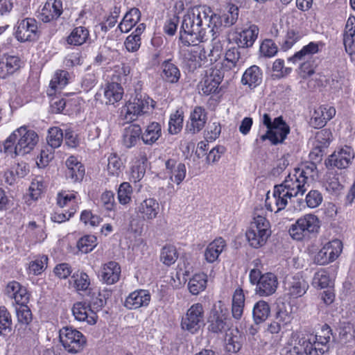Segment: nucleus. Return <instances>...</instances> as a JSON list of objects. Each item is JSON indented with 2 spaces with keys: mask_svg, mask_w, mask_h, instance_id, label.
<instances>
[{
  "mask_svg": "<svg viewBox=\"0 0 355 355\" xmlns=\"http://www.w3.org/2000/svg\"><path fill=\"white\" fill-rule=\"evenodd\" d=\"M238 17L239 8L235 5H230L227 12L222 17L207 6H194L183 17L180 39L189 44L211 39L214 46L211 53H220L222 46L218 44L216 39L221 27L223 25L225 27L234 25Z\"/></svg>",
  "mask_w": 355,
  "mask_h": 355,
  "instance_id": "f257e3e1",
  "label": "nucleus"
},
{
  "mask_svg": "<svg viewBox=\"0 0 355 355\" xmlns=\"http://www.w3.org/2000/svg\"><path fill=\"white\" fill-rule=\"evenodd\" d=\"M331 336L329 327L323 328L319 334H309L302 338L297 332H293L281 355H323L329 349Z\"/></svg>",
  "mask_w": 355,
  "mask_h": 355,
  "instance_id": "f03ea898",
  "label": "nucleus"
},
{
  "mask_svg": "<svg viewBox=\"0 0 355 355\" xmlns=\"http://www.w3.org/2000/svg\"><path fill=\"white\" fill-rule=\"evenodd\" d=\"M37 134L25 126L15 130L4 142V152L10 155H24L33 150L37 144Z\"/></svg>",
  "mask_w": 355,
  "mask_h": 355,
  "instance_id": "7ed1b4c3",
  "label": "nucleus"
},
{
  "mask_svg": "<svg viewBox=\"0 0 355 355\" xmlns=\"http://www.w3.org/2000/svg\"><path fill=\"white\" fill-rule=\"evenodd\" d=\"M261 123L266 127L267 130L264 133L259 132L255 139L257 146L268 141L272 145L282 143L290 132V128L283 120L282 116L274 119L268 113H264L261 118Z\"/></svg>",
  "mask_w": 355,
  "mask_h": 355,
  "instance_id": "20e7f679",
  "label": "nucleus"
},
{
  "mask_svg": "<svg viewBox=\"0 0 355 355\" xmlns=\"http://www.w3.org/2000/svg\"><path fill=\"white\" fill-rule=\"evenodd\" d=\"M320 227L318 216L309 214L299 218L289 228L291 236L297 241L310 238L312 234L318 232Z\"/></svg>",
  "mask_w": 355,
  "mask_h": 355,
  "instance_id": "39448f33",
  "label": "nucleus"
},
{
  "mask_svg": "<svg viewBox=\"0 0 355 355\" xmlns=\"http://www.w3.org/2000/svg\"><path fill=\"white\" fill-rule=\"evenodd\" d=\"M270 223L263 216H254L250 229L246 232V237L250 245L258 248L263 245L270 236Z\"/></svg>",
  "mask_w": 355,
  "mask_h": 355,
  "instance_id": "423d86ee",
  "label": "nucleus"
},
{
  "mask_svg": "<svg viewBox=\"0 0 355 355\" xmlns=\"http://www.w3.org/2000/svg\"><path fill=\"white\" fill-rule=\"evenodd\" d=\"M60 341L64 349L71 354L81 352L86 345V338L78 330L64 327L59 331Z\"/></svg>",
  "mask_w": 355,
  "mask_h": 355,
  "instance_id": "0eeeda50",
  "label": "nucleus"
},
{
  "mask_svg": "<svg viewBox=\"0 0 355 355\" xmlns=\"http://www.w3.org/2000/svg\"><path fill=\"white\" fill-rule=\"evenodd\" d=\"M205 324V311L202 304H192L182 316L181 327L191 334L197 333Z\"/></svg>",
  "mask_w": 355,
  "mask_h": 355,
  "instance_id": "6e6552de",
  "label": "nucleus"
},
{
  "mask_svg": "<svg viewBox=\"0 0 355 355\" xmlns=\"http://www.w3.org/2000/svg\"><path fill=\"white\" fill-rule=\"evenodd\" d=\"M155 101L146 95H137L132 100L129 101L123 112L128 121H135L137 117L148 112L155 107Z\"/></svg>",
  "mask_w": 355,
  "mask_h": 355,
  "instance_id": "1a4fd4ad",
  "label": "nucleus"
},
{
  "mask_svg": "<svg viewBox=\"0 0 355 355\" xmlns=\"http://www.w3.org/2000/svg\"><path fill=\"white\" fill-rule=\"evenodd\" d=\"M14 35L20 42L36 40L38 37L37 21L32 17L18 19L14 26Z\"/></svg>",
  "mask_w": 355,
  "mask_h": 355,
  "instance_id": "9d476101",
  "label": "nucleus"
},
{
  "mask_svg": "<svg viewBox=\"0 0 355 355\" xmlns=\"http://www.w3.org/2000/svg\"><path fill=\"white\" fill-rule=\"evenodd\" d=\"M182 42L187 46L191 45L184 42L182 40ZM198 42H199L193 43V44H191L193 46V48L184 51V63L191 71H194L200 68L207 60L206 52L202 46L197 45Z\"/></svg>",
  "mask_w": 355,
  "mask_h": 355,
  "instance_id": "9b49d317",
  "label": "nucleus"
},
{
  "mask_svg": "<svg viewBox=\"0 0 355 355\" xmlns=\"http://www.w3.org/2000/svg\"><path fill=\"white\" fill-rule=\"evenodd\" d=\"M343 250V244L338 239L327 243L315 256V262L325 265L336 260Z\"/></svg>",
  "mask_w": 355,
  "mask_h": 355,
  "instance_id": "f8f14e48",
  "label": "nucleus"
},
{
  "mask_svg": "<svg viewBox=\"0 0 355 355\" xmlns=\"http://www.w3.org/2000/svg\"><path fill=\"white\" fill-rule=\"evenodd\" d=\"M293 197L290 196L281 184L274 187L272 196L270 197L268 193L266 199V207L270 211L275 213L283 210L288 205V200Z\"/></svg>",
  "mask_w": 355,
  "mask_h": 355,
  "instance_id": "ddd939ff",
  "label": "nucleus"
},
{
  "mask_svg": "<svg viewBox=\"0 0 355 355\" xmlns=\"http://www.w3.org/2000/svg\"><path fill=\"white\" fill-rule=\"evenodd\" d=\"M280 184L286 191H288L292 197L303 195L309 186L306 182V178L300 176L295 171L289 173Z\"/></svg>",
  "mask_w": 355,
  "mask_h": 355,
  "instance_id": "4468645a",
  "label": "nucleus"
},
{
  "mask_svg": "<svg viewBox=\"0 0 355 355\" xmlns=\"http://www.w3.org/2000/svg\"><path fill=\"white\" fill-rule=\"evenodd\" d=\"M354 157V150L351 147L345 146L334 151L326 161V165L340 169L345 168L349 165Z\"/></svg>",
  "mask_w": 355,
  "mask_h": 355,
  "instance_id": "2eb2a0df",
  "label": "nucleus"
},
{
  "mask_svg": "<svg viewBox=\"0 0 355 355\" xmlns=\"http://www.w3.org/2000/svg\"><path fill=\"white\" fill-rule=\"evenodd\" d=\"M159 211V204L154 198H146L136 207V211L139 216L146 222H152L155 220L158 216Z\"/></svg>",
  "mask_w": 355,
  "mask_h": 355,
  "instance_id": "dca6fc26",
  "label": "nucleus"
},
{
  "mask_svg": "<svg viewBox=\"0 0 355 355\" xmlns=\"http://www.w3.org/2000/svg\"><path fill=\"white\" fill-rule=\"evenodd\" d=\"M223 78L222 71L219 69H210L206 72L200 83V89L205 95H209L216 92Z\"/></svg>",
  "mask_w": 355,
  "mask_h": 355,
  "instance_id": "f3484780",
  "label": "nucleus"
},
{
  "mask_svg": "<svg viewBox=\"0 0 355 355\" xmlns=\"http://www.w3.org/2000/svg\"><path fill=\"white\" fill-rule=\"evenodd\" d=\"M284 286L288 295L293 298H297L306 293L309 284L302 275L297 274L287 276L284 282Z\"/></svg>",
  "mask_w": 355,
  "mask_h": 355,
  "instance_id": "a211bd4d",
  "label": "nucleus"
},
{
  "mask_svg": "<svg viewBox=\"0 0 355 355\" xmlns=\"http://www.w3.org/2000/svg\"><path fill=\"white\" fill-rule=\"evenodd\" d=\"M259 33V28L256 24H248L241 31L238 32L235 42L241 48H250L257 40Z\"/></svg>",
  "mask_w": 355,
  "mask_h": 355,
  "instance_id": "6ab92c4d",
  "label": "nucleus"
},
{
  "mask_svg": "<svg viewBox=\"0 0 355 355\" xmlns=\"http://www.w3.org/2000/svg\"><path fill=\"white\" fill-rule=\"evenodd\" d=\"M278 286L276 275L272 272L263 274L256 286V293L261 297H268L275 293Z\"/></svg>",
  "mask_w": 355,
  "mask_h": 355,
  "instance_id": "aec40b11",
  "label": "nucleus"
},
{
  "mask_svg": "<svg viewBox=\"0 0 355 355\" xmlns=\"http://www.w3.org/2000/svg\"><path fill=\"white\" fill-rule=\"evenodd\" d=\"M151 296L148 291L136 290L130 293L125 298L124 306L128 309L135 310L141 307H146L150 302Z\"/></svg>",
  "mask_w": 355,
  "mask_h": 355,
  "instance_id": "412c9836",
  "label": "nucleus"
},
{
  "mask_svg": "<svg viewBox=\"0 0 355 355\" xmlns=\"http://www.w3.org/2000/svg\"><path fill=\"white\" fill-rule=\"evenodd\" d=\"M72 313L76 320L86 322L88 324L94 325L96 323L98 315L95 311L83 302L75 303L72 307Z\"/></svg>",
  "mask_w": 355,
  "mask_h": 355,
  "instance_id": "4be33fe9",
  "label": "nucleus"
},
{
  "mask_svg": "<svg viewBox=\"0 0 355 355\" xmlns=\"http://www.w3.org/2000/svg\"><path fill=\"white\" fill-rule=\"evenodd\" d=\"M62 3L60 0H49L39 12L38 17L44 23L56 20L62 13Z\"/></svg>",
  "mask_w": 355,
  "mask_h": 355,
  "instance_id": "5701e85b",
  "label": "nucleus"
},
{
  "mask_svg": "<svg viewBox=\"0 0 355 355\" xmlns=\"http://www.w3.org/2000/svg\"><path fill=\"white\" fill-rule=\"evenodd\" d=\"M336 112L333 106L321 105L314 110L310 123L315 128H321L335 116Z\"/></svg>",
  "mask_w": 355,
  "mask_h": 355,
  "instance_id": "b1692460",
  "label": "nucleus"
},
{
  "mask_svg": "<svg viewBox=\"0 0 355 355\" xmlns=\"http://www.w3.org/2000/svg\"><path fill=\"white\" fill-rule=\"evenodd\" d=\"M24 65L23 60L15 55H3L0 59V78L14 73Z\"/></svg>",
  "mask_w": 355,
  "mask_h": 355,
  "instance_id": "393cba45",
  "label": "nucleus"
},
{
  "mask_svg": "<svg viewBox=\"0 0 355 355\" xmlns=\"http://www.w3.org/2000/svg\"><path fill=\"white\" fill-rule=\"evenodd\" d=\"M6 291L8 297L15 300L19 305L26 304L29 300V294L26 288L17 282H10L6 286Z\"/></svg>",
  "mask_w": 355,
  "mask_h": 355,
  "instance_id": "a878e982",
  "label": "nucleus"
},
{
  "mask_svg": "<svg viewBox=\"0 0 355 355\" xmlns=\"http://www.w3.org/2000/svg\"><path fill=\"white\" fill-rule=\"evenodd\" d=\"M121 275V267L116 261H109L102 266L101 269V280L107 284H113L119 281Z\"/></svg>",
  "mask_w": 355,
  "mask_h": 355,
  "instance_id": "bb28decb",
  "label": "nucleus"
},
{
  "mask_svg": "<svg viewBox=\"0 0 355 355\" xmlns=\"http://www.w3.org/2000/svg\"><path fill=\"white\" fill-rule=\"evenodd\" d=\"M324 44L322 42H311L307 45L304 46L300 51L296 52L288 60L293 63L302 60H309L313 55L320 52Z\"/></svg>",
  "mask_w": 355,
  "mask_h": 355,
  "instance_id": "cd10ccee",
  "label": "nucleus"
},
{
  "mask_svg": "<svg viewBox=\"0 0 355 355\" xmlns=\"http://www.w3.org/2000/svg\"><path fill=\"white\" fill-rule=\"evenodd\" d=\"M165 166L169 179L179 185L186 177L187 169L184 164L178 163L174 159H168L166 162Z\"/></svg>",
  "mask_w": 355,
  "mask_h": 355,
  "instance_id": "c85d7f7f",
  "label": "nucleus"
},
{
  "mask_svg": "<svg viewBox=\"0 0 355 355\" xmlns=\"http://www.w3.org/2000/svg\"><path fill=\"white\" fill-rule=\"evenodd\" d=\"M343 44L349 55L355 53V17L350 16L345 24L343 33Z\"/></svg>",
  "mask_w": 355,
  "mask_h": 355,
  "instance_id": "c756f323",
  "label": "nucleus"
},
{
  "mask_svg": "<svg viewBox=\"0 0 355 355\" xmlns=\"http://www.w3.org/2000/svg\"><path fill=\"white\" fill-rule=\"evenodd\" d=\"M226 248V242L218 237L211 242L206 248L204 257L207 262L212 263L218 260L220 254Z\"/></svg>",
  "mask_w": 355,
  "mask_h": 355,
  "instance_id": "7c9ffc66",
  "label": "nucleus"
},
{
  "mask_svg": "<svg viewBox=\"0 0 355 355\" xmlns=\"http://www.w3.org/2000/svg\"><path fill=\"white\" fill-rule=\"evenodd\" d=\"M262 82V71L257 65L248 67L243 74L241 83L250 89H254Z\"/></svg>",
  "mask_w": 355,
  "mask_h": 355,
  "instance_id": "2f4dec72",
  "label": "nucleus"
},
{
  "mask_svg": "<svg viewBox=\"0 0 355 355\" xmlns=\"http://www.w3.org/2000/svg\"><path fill=\"white\" fill-rule=\"evenodd\" d=\"M190 122L188 123L187 128L189 132L196 133L201 130L206 122V114L205 110L201 107H196L190 114Z\"/></svg>",
  "mask_w": 355,
  "mask_h": 355,
  "instance_id": "473e14b6",
  "label": "nucleus"
},
{
  "mask_svg": "<svg viewBox=\"0 0 355 355\" xmlns=\"http://www.w3.org/2000/svg\"><path fill=\"white\" fill-rule=\"evenodd\" d=\"M103 94L105 98V103L114 105L122 98L123 89L118 83H108L103 89Z\"/></svg>",
  "mask_w": 355,
  "mask_h": 355,
  "instance_id": "72a5a7b5",
  "label": "nucleus"
},
{
  "mask_svg": "<svg viewBox=\"0 0 355 355\" xmlns=\"http://www.w3.org/2000/svg\"><path fill=\"white\" fill-rule=\"evenodd\" d=\"M227 315L222 311H212L209 319L208 329L214 333H219L225 331L228 325L227 324Z\"/></svg>",
  "mask_w": 355,
  "mask_h": 355,
  "instance_id": "f704fd0d",
  "label": "nucleus"
},
{
  "mask_svg": "<svg viewBox=\"0 0 355 355\" xmlns=\"http://www.w3.org/2000/svg\"><path fill=\"white\" fill-rule=\"evenodd\" d=\"M141 135V129L139 125L132 124L126 127L123 132V144L126 148L135 146Z\"/></svg>",
  "mask_w": 355,
  "mask_h": 355,
  "instance_id": "c9c22d12",
  "label": "nucleus"
},
{
  "mask_svg": "<svg viewBox=\"0 0 355 355\" xmlns=\"http://www.w3.org/2000/svg\"><path fill=\"white\" fill-rule=\"evenodd\" d=\"M140 19V11L138 8L130 9L123 17L118 26L121 33L129 32Z\"/></svg>",
  "mask_w": 355,
  "mask_h": 355,
  "instance_id": "e433bc0d",
  "label": "nucleus"
},
{
  "mask_svg": "<svg viewBox=\"0 0 355 355\" xmlns=\"http://www.w3.org/2000/svg\"><path fill=\"white\" fill-rule=\"evenodd\" d=\"M162 79L169 83H176L180 78V71L178 67L168 60L162 64Z\"/></svg>",
  "mask_w": 355,
  "mask_h": 355,
  "instance_id": "4c0bfd02",
  "label": "nucleus"
},
{
  "mask_svg": "<svg viewBox=\"0 0 355 355\" xmlns=\"http://www.w3.org/2000/svg\"><path fill=\"white\" fill-rule=\"evenodd\" d=\"M225 341L226 350L236 353L241 348L243 337L237 329H233L226 334Z\"/></svg>",
  "mask_w": 355,
  "mask_h": 355,
  "instance_id": "58836bf2",
  "label": "nucleus"
},
{
  "mask_svg": "<svg viewBox=\"0 0 355 355\" xmlns=\"http://www.w3.org/2000/svg\"><path fill=\"white\" fill-rule=\"evenodd\" d=\"M141 139L145 144H153L162 135V128L157 122L150 123L146 128L144 132L141 135Z\"/></svg>",
  "mask_w": 355,
  "mask_h": 355,
  "instance_id": "ea45409f",
  "label": "nucleus"
},
{
  "mask_svg": "<svg viewBox=\"0 0 355 355\" xmlns=\"http://www.w3.org/2000/svg\"><path fill=\"white\" fill-rule=\"evenodd\" d=\"M207 284V276L201 272L195 274L188 283V288L192 295H198L203 291Z\"/></svg>",
  "mask_w": 355,
  "mask_h": 355,
  "instance_id": "a19ab883",
  "label": "nucleus"
},
{
  "mask_svg": "<svg viewBox=\"0 0 355 355\" xmlns=\"http://www.w3.org/2000/svg\"><path fill=\"white\" fill-rule=\"evenodd\" d=\"M270 313V308L268 302L263 300L257 302L252 309V317L256 324L264 322Z\"/></svg>",
  "mask_w": 355,
  "mask_h": 355,
  "instance_id": "79ce46f5",
  "label": "nucleus"
},
{
  "mask_svg": "<svg viewBox=\"0 0 355 355\" xmlns=\"http://www.w3.org/2000/svg\"><path fill=\"white\" fill-rule=\"evenodd\" d=\"M69 73L66 71H57L50 82V89L48 90V95L51 96L57 89H61L68 83Z\"/></svg>",
  "mask_w": 355,
  "mask_h": 355,
  "instance_id": "37998d69",
  "label": "nucleus"
},
{
  "mask_svg": "<svg viewBox=\"0 0 355 355\" xmlns=\"http://www.w3.org/2000/svg\"><path fill=\"white\" fill-rule=\"evenodd\" d=\"M89 37V31L83 26L75 28L67 38L69 44L79 46L84 44Z\"/></svg>",
  "mask_w": 355,
  "mask_h": 355,
  "instance_id": "c03bdc74",
  "label": "nucleus"
},
{
  "mask_svg": "<svg viewBox=\"0 0 355 355\" xmlns=\"http://www.w3.org/2000/svg\"><path fill=\"white\" fill-rule=\"evenodd\" d=\"M293 319L292 307L290 305L282 304L278 306L275 315V320L284 328L289 325Z\"/></svg>",
  "mask_w": 355,
  "mask_h": 355,
  "instance_id": "a18cd8bd",
  "label": "nucleus"
},
{
  "mask_svg": "<svg viewBox=\"0 0 355 355\" xmlns=\"http://www.w3.org/2000/svg\"><path fill=\"white\" fill-rule=\"evenodd\" d=\"M130 66L125 64L114 66L112 75V82L118 83L120 85L126 83L130 80Z\"/></svg>",
  "mask_w": 355,
  "mask_h": 355,
  "instance_id": "49530a36",
  "label": "nucleus"
},
{
  "mask_svg": "<svg viewBox=\"0 0 355 355\" xmlns=\"http://www.w3.org/2000/svg\"><path fill=\"white\" fill-rule=\"evenodd\" d=\"M73 287L77 291H87L89 289L91 280L89 275L83 271H78L73 274Z\"/></svg>",
  "mask_w": 355,
  "mask_h": 355,
  "instance_id": "de8ad7c7",
  "label": "nucleus"
},
{
  "mask_svg": "<svg viewBox=\"0 0 355 355\" xmlns=\"http://www.w3.org/2000/svg\"><path fill=\"white\" fill-rule=\"evenodd\" d=\"M183 112L176 110L170 116L168 121V132L171 135H176L180 132L183 125Z\"/></svg>",
  "mask_w": 355,
  "mask_h": 355,
  "instance_id": "09e8293b",
  "label": "nucleus"
},
{
  "mask_svg": "<svg viewBox=\"0 0 355 355\" xmlns=\"http://www.w3.org/2000/svg\"><path fill=\"white\" fill-rule=\"evenodd\" d=\"M178 257L176 248L173 245H165L160 252V261L166 266L173 264Z\"/></svg>",
  "mask_w": 355,
  "mask_h": 355,
  "instance_id": "8fccbe9b",
  "label": "nucleus"
},
{
  "mask_svg": "<svg viewBox=\"0 0 355 355\" xmlns=\"http://www.w3.org/2000/svg\"><path fill=\"white\" fill-rule=\"evenodd\" d=\"M122 167L123 163L116 154L112 153L108 156L107 171L109 175L119 176Z\"/></svg>",
  "mask_w": 355,
  "mask_h": 355,
  "instance_id": "3c124183",
  "label": "nucleus"
},
{
  "mask_svg": "<svg viewBox=\"0 0 355 355\" xmlns=\"http://www.w3.org/2000/svg\"><path fill=\"white\" fill-rule=\"evenodd\" d=\"M64 138L62 130L58 127L51 128L48 131L47 143L51 148L60 146Z\"/></svg>",
  "mask_w": 355,
  "mask_h": 355,
  "instance_id": "603ef678",
  "label": "nucleus"
},
{
  "mask_svg": "<svg viewBox=\"0 0 355 355\" xmlns=\"http://www.w3.org/2000/svg\"><path fill=\"white\" fill-rule=\"evenodd\" d=\"M331 283V280L327 270L323 269L320 270L314 274L312 281V285L313 287L319 289H323L327 288Z\"/></svg>",
  "mask_w": 355,
  "mask_h": 355,
  "instance_id": "864d4df0",
  "label": "nucleus"
},
{
  "mask_svg": "<svg viewBox=\"0 0 355 355\" xmlns=\"http://www.w3.org/2000/svg\"><path fill=\"white\" fill-rule=\"evenodd\" d=\"M47 261L48 257L46 255L37 257L35 260L29 263L28 268V273L33 275H40L46 268Z\"/></svg>",
  "mask_w": 355,
  "mask_h": 355,
  "instance_id": "5fc2aeb1",
  "label": "nucleus"
},
{
  "mask_svg": "<svg viewBox=\"0 0 355 355\" xmlns=\"http://www.w3.org/2000/svg\"><path fill=\"white\" fill-rule=\"evenodd\" d=\"M77 203L76 193L62 191L58 193L57 204L59 207H64L67 205H71L73 207Z\"/></svg>",
  "mask_w": 355,
  "mask_h": 355,
  "instance_id": "6e6d98bb",
  "label": "nucleus"
},
{
  "mask_svg": "<svg viewBox=\"0 0 355 355\" xmlns=\"http://www.w3.org/2000/svg\"><path fill=\"white\" fill-rule=\"evenodd\" d=\"M241 53L238 48L232 47L229 49L225 55V66L230 69L239 68Z\"/></svg>",
  "mask_w": 355,
  "mask_h": 355,
  "instance_id": "4d7b16f0",
  "label": "nucleus"
},
{
  "mask_svg": "<svg viewBox=\"0 0 355 355\" xmlns=\"http://www.w3.org/2000/svg\"><path fill=\"white\" fill-rule=\"evenodd\" d=\"M11 329V315L5 306H0V335L6 334Z\"/></svg>",
  "mask_w": 355,
  "mask_h": 355,
  "instance_id": "13d9d810",
  "label": "nucleus"
},
{
  "mask_svg": "<svg viewBox=\"0 0 355 355\" xmlns=\"http://www.w3.org/2000/svg\"><path fill=\"white\" fill-rule=\"evenodd\" d=\"M132 189L130 183H121L117 191V198L121 205H127L131 202Z\"/></svg>",
  "mask_w": 355,
  "mask_h": 355,
  "instance_id": "bf43d9fd",
  "label": "nucleus"
},
{
  "mask_svg": "<svg viewBox=\"0 0 355 355\" xmlns=\"http://www.w3.org/2000/svg\"><path fill=\"white\" fill-rule=\"evenodd\" d=\"M96 245V238L93 235L83 236L78 242V248L83 253L91 252Z\"/></svg>",
  "mask_w": 355,
  "mask_h": 355,
  "instance_id": "052dcab7",
  "label": "nucleus"
},
{
  "mask_svg": "<svg viewBox=\"0 0 355 355\" xmlns=\"http://www.w3.org/2000/svg\"><path fill=\"white\" fill-rule=\"evenodd\" d=\"M302 37V33L299 31L291 29L287 32L284 40L282 44V48L284 51L291 49L297 42Z\"/></svg>",
  "mask_w": 355,
  "mask_h": 355,
  "instance_id": "680f3d73",
  "label": "nucleus"
},
{
  "mask_svg": "<svg viewBox=\"0 0 355 355\" xmlns=\"http://www.w3.org/2000/svg\"><path fill=\"white\" fill-rule=\"evenodd\" d=\"M259 51L263 56L271 58L277 54L278 49L272 40L266 39L261 44Z\"/></svg>",
  "mask_w": 355,
  "mask_h": 355,
  "instance_id": "e2e57ef3",
  "label": "nucleus"
},
{
  "mask_svg": "<svg viewBox=\"0 0 355 355\" xmlns=\"http://www.w3.org/2000/svg\"><path fill=\"white\" fill-rule=\"evenodd\" d=\"M44 188L45 186L42 177L34 178L29 188L31 198L34 200L38 199L43 193Z\"/></svg>",
  "mask_w": 355,
  "mask_h": 355,
  "instance_id": "0e129e2a",
  "label": "nucleus"
},
{
  "mask_svg": "<svg viewBox=\"0 0 355 355\" xmlns=\"http://www.w3.org/2000/svg\"><path fill=\"white\" fill-rule=\"evenodd\" d=\"M316 165L313 162H310L304 165L302 168H295L294 171L303 178H306V182L309 184L310 180H313L316 175Z\"/></svg>",
  "mask_w": 355,
  "mask_h": 355,
  "instance_id": "69168bd1",
  "label": "nucleus"
},
{
  "mask_svg": "<svg viewBox=\"0 0 355 355\" xmlns=\"http://www.w3.org/2000/svg\"><path fill=\"white\" fill-rule=\"evenodd\" d=\"M100 205L107 211H112L116 207L114 193L112 191H104L100 198Z\"/></svg>",
  "mask_w": 355,
  "mask_h": 355,
  "instance_id": "338daca9",
  "label": "nucleus"
},
{
  "mask_svg": "<svg viewBox=\"0 0 355 355\" xmlns=\"http://www.w3.org/2000/svg\"><path fill=\"white\" fill-rule=\"evenodd\" d=\"M322 202V196L317 190L310 191L306 196V202L309 207H318Z\"/></svg>",
  "mask_w": 355,
  "mask_h": 355,
  "instance_id": "774afa93",
  "label": "nucleus"
}]
</instances>
